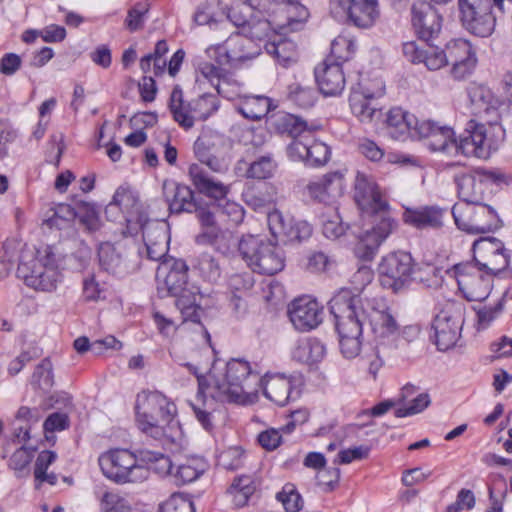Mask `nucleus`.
<instances>
[{
    "label": "nucleus",
    "mask_w": 512,
    "mask_h": 512,
    "mask_svg": "<svg viewBox=\"0 0 512 512\" xmlns=\"http://www.w3.org/2000/svg\"><path fill=\"white\" fill-rule=\"evenodd\" d=\"M367 314L372 332L377 338L385 339L395 336L399 324L384 299H373Z\"/></svg>",
    "instance_id": "obj_28"
},
{
    "label": "nucleus",
    "mask_w": 512,
    "mask_h": 512,
    "mask_svg": "<svg viewBox=\"0 0 512 512\" xmlns=\"http://www.w3.org/2000/svg\"><path fill=\"white\" fill-rule=\"evenodd\" d=\"M473 262L499 279L512 278L511 252L496 237H480L472 245Z\"/></svg>",
    "instance_id": "obj_12"
},
{
    "label": "nucleus",
    "mask_w": 512,
    "mask_h": 512,
    "mask_svg": "<svg viewBox=\"0 0 512 512\" xmlns=\"http://www.w3.org/2000/svg\"><path fill=\"white\" fill-rule=\"evenodd\" d=\"M53 384L52 365L48 359H45L36 366L30 380V385L42 396L51 392Z\"/></svg>",
    "instance_id": "obj_51"
},
{
    "label": "nucleus",
    "mask_w": 512,
    "mask_h": 512,
    "mask_svg": "<svg viewBox=\"0 0 512 512\" xmlns=\"http://www.w3.org/2000/svg\"><path fill=\"white\" fill-rule=\"evenodd\" d=\"M271 29H276L274 24V17L271 20H249L243 32H240L242 36L254 40H261L266 37Z\"/></svg>",
    "instance_id": "obj_64"
},
{
    "label": "nucleus",
    "mask_w": 512,
    "mask_h": 512,
    "mask_svg": "<svg viewBox=\"0 0 512 512\" xmlns=\"http://www.w3.org/2000/svg\"><path fill=\"white\" fill-rule=\"evenodd\" d=\"M412 24L422 40H429L441 30V16L430 3L417 1L412 5Z\"/></svg>",
    "instance_id": "obj_30"
},
{
    "label": "nucleus",
    "mask_w": 512,
    "mask_h": 512,
    "mask_svg": "<svg viewBox=\"0 0 512 512\" xmlns=\"http://www.w3.org/2000/svg\"><path fill=\"white\" fill-rule=\"evenodd\" d=\"M66 215H69L74 224L87 234H93L102 227L98 205L77 194L69 196V203H66Z\"/></svg>",
    "instance_id": "obj_23"
},
{
    "label": "nucleus",
    "mask_w": 512,
    "mask_h": 512,
    "mask_svg": "<svg viewBox=\"0 0 512 512\" xmlns=\"http://www.w3.org/2000/svg\"><path fill=\"white\" fill-rule=\"evenodd\" d=\"M360 304V295L349 288L337 291L328 303L338 335L340 352L347 359L357 357L362 347L365 311Z\"/></svg>",
    "instance_id": "obj_3"
},
{
    "label": "nucleus",
    "mask_w": 512,
    "mask_h": 512,
    "mask_svg": "<svg viewBox=\"0 0 512 512\" xmlns=\"http://www.w3.org/2000/svg\"><path fill=\"white\" fill-rule=\"evenodd\" d=\"M113 210H122L125 216L144 212L140 209L139 200L133 195L132 191L124 187H119L115 191L112 200L105 207V215L107 218L110 217V213Z\"/></svg>",
    "instance_id": "obj_45"
},
{
    "label": "nucleus",
    "mask_w": 512,
    "mask_h": 512,
    "mask_svg": "<svg viewBox=\"0 0 512 512\" xmlns=\"http://www.w3.org/2000/svg\"><path fill=\"white\" fill-rule=\"evenodd\" d=\"M147 258L153 261H163L169 251L170 236L164 223L156 222L146 226L143 238Z\"/></svg>",
    "instance_id": "obj_32"
},
{
    "label": "nucleus",
    "mask_w": 512,
    "mask_h": 512,
    "mask_svg": "<svg viewBox=\"0 0 512 512\" xmlns=\"http://www.w3.org/2000/svg\"><path fill=\"white\" fill-rule=\"evenodd\" d=\"M219 107L218 97L210 93H204L185 103L182 91L176 88L173 89L169 100V109L173 119L185 130L191 129L196 120H207L218 111Z\"/></svg>",
    "instance_id": "obj_10"
},
{
    "label": "nucleus",
    "mask_w": 512,
    "mask_h": 512,
    "mask_svg": "<svg viewBox=\"0 0 512 512\" xmlns=\"http://www.w3.org/2000/svg\"><path fill=\"white\" fill-rule=\"evenodd\" d=\"M415 263L408 252L397 251L384 256L378 265L379 281L384 289L399 293L413 281Z\"/></svg>",
    "instance_id": "obj_13"
},
{
    "label": "nucleus",
    "mask_w": 512,
    "mask_h": 512,
    "mask_svg": "<svg viewBox=\"0 0 512 512\" xmlns=\"http://www.w3.org/2000/svg\"><path fill=\"white\" fill-rule=\"evenodd\" d=\"M257 387L262 389L265 398L280 407L286 406L301 395L296 378L284 373L267 372L262 377L259 376Z\"/></svg>",
    "instance_id": "obj_19"
},
{
    "label": "nucleus",
    "mask_w": 512,
    "mask_h": 512,
    "mask_svg": "<svg viewBox=\"0 0 512 512\" xmlns=\"http://www.w3.org/2000/svg\"><path fill=\"white\" fill-rule=\"evenodd\" d=\"M329 9L336 20H349L360 28L371 27L379 16L377 0H330Z\"/></svg>",
    "instance_id": "obj_17"
},
{
    "label": "nucleus",
    "mask_w": 512,
    "mask_h": 512,
    "mask_svg": "<svg viewBox=\"0 0 512 512\" xmlns=\"http://www.w3.org/2000/svg\"><path fill=\"white\" fill-rule=\"evenodd\" d=\"M417 117L401 107H393L386 113L384 121L387 134L394 140L413 139Z\"/></svg>",
    "instance_id": "obj_31"
},
{
    "label": "nucleus",
    "mask_w": 512,
    "mask_h": 512,
    "mask_svg": "<svg viewBox=\"0 0 512 512\" xmlns=\"http://www.w3.org/2000/svg\"><path fill=\"white\" fill-rule=\"evenodd\" d=\"M189 178L196 191L214 200V202L206 205L213 206L212 210H218L222 216L226 217V221L231 226H237L243 222L245 211L244 208L227 199L230 187L223 182L216 180L210 176L198 163H192L188 168Z\"/></svg>",
    "instance_id": "obj_5"
},
{
    "label": "nucleus",
    "mask_w": 512,
    "mask_h": 512,
    "mask_svg": "<svg viewBox=\"0 0 512 512\" xmlns=\"http://www.w3.org/2000/svg\"><path fill=\"white\" fill-rule=\"evenodd\" d=\"M455 182L462 205L475 206L484 203L493 193V185L506 183V176L497 170L477 169L456 176Z\"/></svg>",
    "instance_id": "obj_11"
},
{
    "label": "nucleus",
    "mask_w": 512,
    "mask_h": 512,
    "mask_svg": "<svg viewBox=\"0 0 512 512\" xmlns=\"http://www.w3.org/2000/svg\"><path fill=\"white\" fill-rule=\"evenodd\" d=\"M276 499L282 503L286 512H298L303 507L302 496L292 483H286L276 494Z\"/></svg>",
    "instance_id": "obj_60"
},
{
    "label": "nucleus",
    "mask_w": 512,
    "mask_h": 512,
    "mask_svg": "<svg viewBox=\"0 0 512 512\" xmlns=\"http://www.w3.org/2000/svg\"><path fill=\"white\" fill-rule=\"evenodd\" d=\"M350 90L378 98L383 97L386 93V85L380 69L374 66H361L356 72V80Z\"/></svg>",
    "instance_id": "obj_34"
},
{
    "label": "nucleus",
    "mask_w": 512,
    "mask_h": 512,
    "mask_svg": "<svg viewBox=\"0 0 512 512\" xmlns=\"http://www.w3.org/2000/svg\"><path fill=\"white\" fill-rule=\"evenodd\" d=\"M200 72L202 77L223 97H229L230 88L238 85L234 73L225 69L224 66H201Z\"/></svg>",
    "instance_id": "obj_40"
},
{
    "label": "nucleus",
    "mask_w": 512,
    "mask_h": 512,
    "mask_svg": "<svg viewBox=\"0 0 512 512\" xmlns=\"http://www.w3.org/2000/svg\"><path fill=\"white\" fill-rule=\"evenodd\" d=\"M188 271L189 267L183 259H164L157 269V279L163 276L168 294L177 296L186 289Z\"/></svg>",
    "instance_id": "obj_29"
},
{
    "label": "nucleus",
    "mask_w": 512,
    "mask_h": 512,
    "mask_svg": "<svg viewBox=\"0 0 512 512\" xmlns=\"http://www.w3.org/2000/svg\"><path fill=\"white\" fill-rule=\"evenodd\" d=\"M238 251L253 272L272 276L285 267L284 250L259 236H242L238 242Z\"/></svg>",
    "instance_id": "obj_6"
},
{
    "label": "nucleus",
    "mask_w": 512,
    "mask_h": 512,
    "mask_svg": "<svg viewBox=\"0 0 512 512\" xmlns=\"http://www.w3.org/2000/svg\"><path fill=\"white\" fill-rule=\"evenodd\" d=\"M138 457L140 464L147 469L148 474L150 470L159 476H165L172 472V461L170 457L163 452L139 448Z\"/></svg>",
    "instance_id": "obj_46"
},
{
    "label": "nucleus",
    "mask_w": 512,
    "mask_h": 512,
    "mask_svg": "<svg viewBox=\"0 0 512 512\" xmlns=\"http://www.w3.org/2000/svg\"><path fill=\"white\" fill-rule=\"evenodd\" d=\"M100 268L113 276H121L126 272L124 259L110 242H102L98 247Z\"/></svg>",
    "instance_id": "obj_43"
},
{
    "label": "nucleus",
    "mask_w": 512,
    "mask_h": 512,
    "mask_svg": "<svg viewBox=\"0 0 512 512\" xmlns=\"http://www.w3.org/2000/svg\"><path fill=\"white\" fill-rule=\"evenodd\" d=\"M162 194L168 205V210L172 214H196L206 204L200 196H196L189 186L175 180L166 179L163 181Z\"/></svg>",
    "instance_id": "obj_21"
},
{
    "label": "nucleus",
    "mask_w": 512,
    "mask_h": 512,
    "mask_svg": "<svg viewBox=\"0 0 512 512\" xmlns=\"http://www.w3.org/2000/svg\"><path fill=\"white\" fill-rule=\"evenodd\" d=\"M446 214L447 208L438 205L405 206L402 221L417 230H439Z\"/></svg>",
    "instance_id": "obj_25"
},
{
    "label": "nucleus",
    "mask_w": 512,
    "mask_h": 512,
    "mask_svg": "<svg viewBox=\"0 0 512 512\" xmlns=\"http://www.w3.org/2000/svg\"><path fill=\"white\" fill-rule=\"evenodd\" d=\"M331 157L330 147L310 136L306 164L307 167L319 168L327 164Z\"/></svg>",
    "instance_id": "obj_57"
},
{
    "label": "nucleus",
    "mask_w": 512,
    "mask_h": 512,
    "mask_svg": "<svg viewBox=\"0 0 512 512\" xmlns=\"http://www.w3.org/2000/svg\"><path fill=\"white\" fill-rule=\"evenodd\" d=\"M64 225V206L63 204L51 205L43 214L42 228L44 231L61 233Z\"/></svg>",
    "instance_id": "obj_62"
},
{
    "label": "nucleus",
    "mask_w": 512,
    "mask_h": 512,
    "mask_svg": "<svg viewBox=\"0 0 512 512\" xmlns=\"http://www.w3.org/2000/svg\"><path fill=\"white\" fill-rule=\"evenodd\" d=\"M354 200L363 219L368 218L372 226L358 236L354 247L355 256L361 261H372L381 244L397 227L390 215V205L383 198L377 183L364 172L358 171L354 184Z\"/></svg>",
    "instance_id": "obj_1"
},
{
    "label": "nucleus",
    "mask_w": 512,
    "mask_h": 512,
    "mask_svg": "<svg viewBox=\"0 0 512 512\" xmlns=\"http://www.w3.org/2000/svg\"><path fill=\"white\" fill-rule=\"evenodd\" d=\"M402 53L405 60L412 64H438V61H442L440 49L427 40L403 43Z\"/></svg>",
    "instance_id": "obj_37"
},
{
    "label": "nucleus",
    "mask_w": 512,
    "mask_h": 512,
    "mask_svg": "<svg viewBox=\"0 0 512 512\" xmlns=\"http://www.w3.org/2000/svg\"><path fill=\"white\" fill-rule=\"evenodd\" d=\"M430 326V340L439 351L453 348L461 337L464 305L453 299L438 302Z\"/></svg>",
    "instance_id": "obj_7"
},
{
    "label": "nucleus",
    "mask_w": 512,
    "mask_h": 512,
    "mask_svg": "<svg viewBox=\"0 0 512 512\" xmlns=\"http://www.w3.org/2000/svg\"><path fill=\"white\" fill-rule=\"evenodd\" d=\"M287 100L301 109H309L317 102L318 92L313 87L291 83L287 87Z\"/></svg>",
    "instance_id": "obj_49"
},
{
    "label": "nucleus",
    "mask_w": 512,
    "mask_h": 512,
    "mask_svg": "<svg viewBox=\"0 0 512 512\" xmlns=\"http://www.w3.org/2000/svg\"><path fill=\"white\" fill-rule=\"evenodd\" d=\"M244 450L239 446L229 447L217 456V466L234 471L243 466Z\"/></svg>",
    "instance_id": "obj_61"
},
{
    "label": "nucleus",
    "mask_w": 512,
    "mask_h": 512,
    "mask_svg": "<svg viewBox=\"0 0 512 512\" xmlns=\"http://www.w3.org/2000/svg\"><path fill=\"white\" fill-rule=\"evenodd\" d=\"M182 366L197 378V398L204 403L208 396L219 402L238 403L257 391L259 372L243 358L230 359L224 371L213 374L211 379L202 375L194 364L187 362Z\"/></svg>",
    "instance_id": "obj_2"
},
{
    "label": "nucleus",
    "mask_w": 512,
    "mask_h": 512,
    "mask_svg": "<svg viewBox=\"0 0 512 512\" xmlns=\"http://www.w3.org/2000/svg\"><path fill=\"white\" fill-rule=\"evenodd\" d=\"M265 49L267 53L273 55L274 59L279 63L297 61L296 45L290 40L267 43Z\"/></svg>",
    "instance_id": "obj_58"
},
{
    "label": "nucleus",
    "mask_w": 512,
    "mask_h": 512,
    "mask_svg": "<svg viewBox=\"0 0 512 512\" xmlns=\"http://www.w3.org/2000/svg\"><path fill=\"white\" fill-rule=\"evenodd\" d=\"M343 188L344 175L340 171H331L310 181L306 191L314 202L329 205L342 195Z\"/></svg>",
    "instance_id": "obj_26"
},
{
    "label": "nucleus",
    "mask_w": 512,
    "mask_h": 512,
    "mask_svg": "<svg viewBox=\"0 0 512 512\" xmlns=\"http://www.w3.org/2000/svg\"><path fill=\"white\" fill-rule=\"evenodd\" d=\"M451 214L456 226L469 234L494 232L503 226L495 209L485 203L475 206L455 204Z\"/></svg>",
    "instance_id": "obj_14"
},
{
    "label": "nucleus",
    "mask_w": 512,
    "mask_h": 512,
    "mask_svg": "<svg viewBox=\"0 0 512 512\" xmlns=\"http://www.w3.org/2000/svg\"><path fill=\"white\" fill-rule=\"evenodd\" d=\"M135 422L138 429L153 440H173L179 428L176 420L177 406L158 390H143L135 402Z\"/></svg>",
    "instance_id": "obj_4"
},
{
    "label": "nucleus",
    "mask_w": 512,
    "mask_h": 512,
    "mask_svg": "<svg viewBox=\"0 0 512 512\" xmlns=\"http://www.w3.org/2000/svg\"><path fill=\"white\" fill-rule=\"evenodd\" d=\"M354 53L355 47L353 42L345 37H337L331 43L329 57L322 64H344L352 60Z\"/></svg>",
    "instance_id": "obj_55"
},
{
    "label": "nucleus",
    "mask_w": 512,
    "mask_h": 512,
    "mask_svg": "<svg viewBox=\"0 0 512 512\" xmlns=\"http://www.w3.org/2000/svg\"><path fill=\"white\" fill-rule=\"evenodd\" d=\"M467 93L473 114L479 116L495 114L498 117L497 109L500 101L489 87L473 82L468 86Z\"/></svg>",
    "instance_id": "obj_36"
},
{
    "label": "nucleus",
    "mask_w": 512,
    "mask_h": 512,
    "mask_svg": "<svg viewBox=\"0 0 512 512\" xmlns=\"http://www.w3.org/2000/svg\"><path fill=\"white\" fill-rule=\"evenodd\" d=\"M277 169V162L272 153L259 156L246 169L245 176L250 179L265 180L271 178Z\"/></svg>",
    "instance_id": "obj_50"
},
{
    "label": "nucleus",
    "mask_w": 512,
    "mask_h": 512,
    "mask_svg": "<svg viewBox=\"0 0 512 512\" xmlns=\"http://www.w3.org/2000/svg\"><path fill=\"white\" fill-rule=\"evenodd\" d=\"M455 149L453 156L463 155L477 158H488L492 149H496V143L488 137L487 128L476 120H470L466 128L458 138L455 137Z\"/></svg>",
    "instance_id": "obj_18"
},
{
    "label": "nucleus",
    "mask_w": 512,
    "mask_h": 512,
    "mask_svg": "<svg viewBox=\"0 0 512 512\" xmlns=\"http://www.w3.org/2000/svg\"><path fill=\"white\" fill-rule=\"evenodd\" d=\"M268 222L274 235L282 234L290 242H303L309 239L313 232L311 224L307 221L293 217L285 218L278 211L269 214Z\"/></svg>",
    "instance_id": "obj_27"
},
{
    "label": "nucleus",
    "mask_w": 512,
    "mask_h": 512,
    "mask_svg": "<svg viewBox=\"0 0 512 512\" xmlns=\"http://www.w3.org/2000/svg\"><path fill=\"white\" fill-rule=\"evenodd\" d=\"M326 353L324 344L317 338L300 341L296 346L293 357L304 364L312 365L320 362Z\"/></svg>",
    "instance_id": "obj_47"
},
{
    "label": "nucleus",
    "mask_w": 512,
    "mask_h": 512,
    "mask_svg": "<svg viewBox=\"0 0 512 512\" xmlns=\"http://www.w3.org/2000/svg\"><path fill=\"white\" fill-rule=\"evenodd\" d=\"M442 53V61L438 64H475L477 62L476 50L472 44L464 39H455L447 43Z\"/></svg>",
    "instance_id": "obj_38"
},
{
    "label": "nucleus",
    "mask_w": 512,
    "mask_h": 512,
    "mask_svg": "<svg viewBox=\"0 0 512 512\" xmlns=\"http://www.w3.org/2000/svg\"><path fill=\"white\" fill-rule=\"evenodd\" d=\"M230 146L227 138L216 131L203 130L193 145L195 157L199 160L200 166L205 165L216 173L224 172L227 169L225 156Z\"/></svg>",
    "instance_id": "obj_16"
},
{
    "label": "nucleus",
    "mask_w": 512,
    "mask_h": 512,
    "mask_svg": "<svg viewBox=\"0 0 512 512\" xmlns=\"http://www.w3.org/2000/svg\"><path fill=\"white\" fill-rule=\"evenodd\" d=\"M213 206L206 205L195 215L201 225V232L196 236V243L200 245H216L221 230L215 219Z\"/></svg>",
    "instance_id": "obj_42"
},
{
    "label": "nucleus",
    "mask_w": 512,
    "mask_h": 512,
    "mask_svg": "<svg viewBox=\"0 0 512 512\" xmlns=\"http://www.w3.org/2000/svg\"><path fill=\"white\" fill-rule=\"evenodd\" d=\"M428 147L433 152H442L446 155L453 156L455 149V132L449 125H443L438 128L437 134L428 141Z\"/></svg>",
    "instance_id": "obj_54"
},
{
    "label": "nucleus",
    "mask_w": 512,
    "mask_h": 512,
    "mask_svg": "<svg viewBox=\"0 0 512 512\" xmlns=\"http://www.w3.org/2000/svg\"><path fill=\"white\" fill-rule=\"evenodd\" d=\"M256 491V482L251 475H240L233 479L227 489L228 495L236 508L246 506L249 499Z\"/></svg>",
    "instance_id": "obj_44"
},
{
    "label": "nucleus",
    "mask_w": 512,
    "mask_h": 512,
    "mask_svg": "<svg viewBox=\"0 0 512 512\" xmlns=\"http://www.w3.org/2000/svg\"><path fill=\"white\" fill-rule=\"evenodd\" d=\"M251 48H253L251 39L236 32L231 34L224 43L208 47L206 54L215 64H231L251 60L258 54L257 51H250Z\"/></svg>",
    "instance_id": "obj_20"
},
{
    "label": "nucleus",
    "mask_w": 512,
    "mask_h": 512,
    "mask_svg": "<svg viewBox=\"0 0 512 512\" xmlns=\"http://www.w3.org/2000/svg\"><path fill=\"white\" fill-rule=\"evenodd\" d=\"M55 262V253L51 247L44 250L42 258L36 257L32 250L23 251L17 267V276L28 287H50L51 283L49 281L44 284L42 280L37 279V276L39 273H44L48 269V265Z\"/></svg>",
    "instance_id": "obj_22"
},
{
    "label": "nucleus",
    "mask_w": 512,
    "mask_h": 512,
    "mask_svg": "<svg viewBox=\"0 0 512 512\" xmlns=\"http://www.w3.org/2000/svg\"><path fill=\"white\" fill-rule=\"evenodd\" d=\"M192 267L204 281L216 283L221 277L219 261L209 253H201L197 256Z\"/></svg>",
    "instance_id": "obj_48"
},
{
    "label": "nucleus",
    "mask_w": 512,
    "mask_h": 512,
    "mask_svg": "<svg viewBox=\"0 0 512 512\" xmlns=\"http://www.w3.org/2000/svg\"><path fill=\"white\" fill-rule=\"evenodd\" d=\"M157 512H196V510L191 500L181 493H174L159 504Z\"/></svg>",
    "instance_id": "obj_63"
},
{
    "label": "nucleus",
    "mask_w": 512,
    "mask_h": 512,
    "mask_svg": "<svg viewBox=\"0 0 512 512\" xmlns=\"http://www.w3.org/2000/svg\"><path fill=\"white\" fill-rule=\"evenodd\" d=\"M207 464L202 458H188L176 470L175 478L181 484H188L199 478L206 470Z\"/></svg>",
    "instance_id": "obj_53"
},
{
    "label": "nucleus",
    "mask_w": 512,
    "mask_h": 512,
    "mask_svg": "<svg viewBox=\"0 0 512 512\" xmlns=\"http://www.w3.org/2000/svg\"><path fill=\"white\" fill-rule=\"evenodd\" d=\"M270 109L271 99L257 95L247 97L240 107V112L247 119L260 120L268 114Z\"/></svg>",
    "instance_id": "obj_52"
},
{
    "label": "nucleus",
    "mask_w": 512,
    "mask_h": 512,
    "mask_svg": "<svg viewBox=\"0 0 512 512\" xmlns=\"http://www.w3.org/2000/svg\"><path fill=\"white\" fill-rule=\"evenodd\" d=\"M274 127L278 134L292 139L309 135L319 128L314 124L309 125L303 118L291 113L279 115L274 121Z\"/></svg>",
    "instance_id": "obj_39"
},
{
    "label": "nucleus",
    "mask_w": 512,
    "mask_h": 512,
    "mask_svg": "<svg viewBox=\"0 0 512 512\" xmlns=\"http://www.w3.org/2000/svg\"><path fill=\"white\" fill-rule=\"evenodd\" d=\"M460 20L470 33L487 37L496 24V10L504 12L503 0H458Z\"/></svg>",
    "instance_id": "obj_9"
},
{
    "label": "nucleus",
    "mask_w": 512,
    "mask_h": 512,
    "mask_svg": "<svg viewBox=\"0 0 512 512\" xmlns=\"http://www.w3.org/2000/svg\"><path fill=\"white\" fill-rule=\"evenodd\" d=\"M343 66H315L314 77L319 93L325 97L340 95L346 85Z\"/></svg>",
    "instance_id": "obj_33"
},
{
    "label": "nucleus",
    "mask_w": 512,
    "mask_h": 512,
    "mask_svg": "<svg viewBox=\"0 0 512 512\" xmlns=\"http://www.w3.org/2000/svg\"><path fill=\"white\" fill-rule=\"evenodd\" d=\"M459 290L468 301L486 300L492 289L496 276L475 264L473 261L458 263L453 266Z\"/></svg>",
    "instance_id": "obj_15"
},
{
    "label": "nucleus",
    "mask_w": 512,
    "mask_h": 512,
    "mask_svg": "<svg viewBox=\"0 0 512 512\" xmlns=\"http://www.w3.org/2000/svg\"><path fill=\"white\" fill-rule=\"evenodd\" d=\"M379 99L362 92L351 91L348 97L349 108L354 117L361 123L369 124L373 121L374 115L378 111L375 100Z\"/></svg>",
    "instance_id": "obj_41"
},
{
    "label": "nucleus",
    "mask_w": 512,
    "mask_h": 512,
    "mask_svg": "<svg viewBox=\"0 0 512 512\" xmlns=\"http://www.w3.org/2000/svg\"><path fill=\"white\" fill-rule=\"evenodd\" d=\"M99 466L103 474L118 484L142 482L148 478L147 469L140 464L138 449H111L100 455Z\"/></svg>",
    "instance_id": "obj_8"
},
{
    "label": "nucleus",
    "mask_w": 512,
    "mask_h": 512,
    "mask_svg": "<svg viewBox=\"0 0 512 512\" xmlns=\"http://www.w3.org/2000/svg\"><path fill=\"white\" fill-rule=\"evenodd\" d=\"M109 290L106 282H99L96 280L94 274L83 279L82 282V295L85 301L98 302L107 298Z\"/></svg>",
    "instance_id": "obj_59"
},
{
    "label": "nucleus",
    "mask_w": 512,
    "mask_h": 512,
    "mask_svg": "<svg viewBox=\"0 0 512 512\" xmlns=\"http://www.w3.org/2000/svg\"><path fill=\"white\" fill-rule=\"evenodd\" d=\"M101 503L104 512H141L130 499L115 491L105 492Z\"/></svg>",
    "instance_id": "obj_56"
},
{
    "label": "nucleus",
    "mask_w": 512,
    "mask_h": 512,
    "mask_svg": "<svg viewBox=\"0 0 512 512\" xmlns=\"http://www.w3.org/2000/svg\"><path fill=\"white\" fill-rule=\"evenodd\" d=\"M309 17L308 9L298 3L289 0L281 4L274 16L275 28L279 31H294L299 28Z\"/></svg>",
    "instance_id": "obj_35"
},
{
    "label": "nucleus",
    "mask_w": 512,
    "mask_h": 512,
    "mask_svg": "<svg viewBox=\"0 0 512 512\" xmlns=\"http://www.w3.org/2000/svg\"><path fill=\"white\" fill-rule=\"evenodd\" d=\"M288 316L295 329L307 332L322 322V307L315 299L302 296L289 304Z\"/></svg>",
    "instance_id": "obj_24"
}]
</instances>
